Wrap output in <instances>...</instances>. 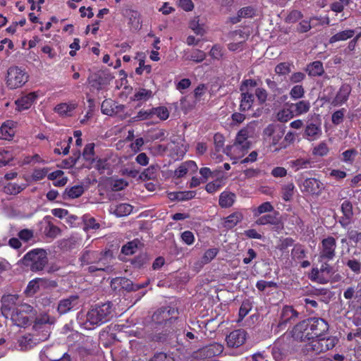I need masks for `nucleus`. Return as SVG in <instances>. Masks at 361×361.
<instances>
[{
	"mask_svg": "<svg viewBox=\"0 0 361 361\" xmlns=\"http://www.w3.org/2000/svg\"><path fill=\"white\" fill-rule=\"evenodd\" d=\"M218 252H219L218 248H216V247L209 248L204 252L202 258L204 259V262H206L207 264H209L212 259H214L216 257Z\"/></svg>",
	"mask_w": 361,
	"mask_h": 361,
	"instance_id": "nucleus-55",
	"label": "nucleus"
},
{
	"mask_svg": "<svg viewBox=\"0 0 361 361\" xmlns=\"http://www.w3.org/2000/svg\"><path fill=\"white\" fill-rule=\"evenodd\" d=\"M84 188L82 185H76L71 188H66L64 192V199H75L84 193Z\"/></svg>",
	"mask_w": 361,
	"mask_h": 361,
	"instance_id": "nucleus-29",
	"label": "nucleus"
},
{
	"mask_svg": "<svg viewBox=\"0 0 361 361\" xmlns=\"http://www.w3.org/2000/svg\"><path fill=\"white\" fill-rule=\"evenodd\" d=\"M274 208L269 202H265L260 204L258 207L254 208L252 212L255 216H258L266 212L274 211Z\"/></svg>",
	"mask_w": 361,
	"mask_h": 361,
	"instance_id": "nucleus-39",
	"label": "nucleus"
},
{
	"mask_svg": "<svg viewBox=\"0 0 361 361\" xmlns=\"http://www.w3.org/2000/svg\"><path fill=\"white\" fill-rule=\"evenodd\" d=\"M345 109H341L336 111L331 116V121L334 125H338L343 121L344 115L345 113Z\"/></svg>",
	"mask_w": 361,
	"mask_h": 361,
	"instance_id": "nucleus-57",
	"label": "nucleus"
},
{
	"mask_svg": "<svg viewBox=\"0 0 361 361\" xmlns=\"http://www.w3.org/2000/svg\"><path fill=\"white\" fill-rule=\"evenodd\" d=\"M206 54L200 49L192 50L188 56V59L195 63H201L206 59Z\"/></svg>",
	"mask_w": 361,
	"mask_h": 361,
	"instance_id": "nucleus-44",
	"label": "nucleus"
},
{
	"mask_svg": "<svg viewBox=\"0 0 361 361\" xmlns=\"http://www.w3.org/2000/svg\"><path fill=\"white\" fill-rule=\"evenodd\" d=\"M209 54L214 59H220L224 55V49L220 45L215 44L212 47Z\"/></svg>",
	"mask_w": 361,
	"mask_h": 361,
	"instance_id": "nucleus-63",
	"label": "nucleus"
},
{
	"mask_svg": "<svg viewBox=\"0 0 361 361\" xmlns=\"http://www.w3.org/2000/svg\"><path fill=\"white\" fill-rule=\"evenodd\" d=\"M157 166L152 165L145 169L140 174V178L143 180H152L156 178Z\"/></svg>",
	"mask_w": 361,
	"mask_h": 361,
	"instance_id": "nucleus-40",
	"label": "nucleus"
},
{
	"mask_svg": "<svg viewBox=\"0 0 361 361\" xmlns=\"http://www.w3.org/2000/svg\"><path fill=\"white\" fill-rule=\"evenodd\" d=\"M129 21L136 28L141 27L140 13L135 10H129L128 11Z\"/></svg>",
	"mask_w": 361,
	"mask_h": 361,
	"instance_id": "nucleus-48",
	"label": "nucleus"
},
{
	"mask_svg": "<svg viewBox=\"0 0 361 361\" xmlns=\"http://www.w3.org/2000/svg\"><path fill=\"white\" fill-rule=\"evenodd\" d=\"M357 152L355 149H348L342 153V160L345 162H353Z\"/></svg>",
	"mask_w": 361,
	"mask_h": 361,
	"instance_id": "nucleus-61",
	"label": "nucleus"
},
{
	"mask_svg": "<svg viewBox=\"0 0 361 361\" xmlns=\"http://www.w3.org/2000/svg\"><path fill=\"white\" fill-rule=\"evenodd\" d=\"M256 124L255 123H250L246 127L241 129L237 134L235 142L234 145L231 147V150L235 152L240 150L243 154L245 151L248 149L250 147V141L248 137L253 135L255 133Z\"/></svg>",
	"mask_w": 361,
	"mask_h": 361,
	"instance_id": "nucleus-6",
	"label": "nucleus"
},
{
	"mask_svg": "<svg viewBox=\"0 0 361 361\" xmlns=\"http://www.w3.org/2000/svg\"><path fill=\"white\" fill-rule=\"evenodd\" d=\"M243 214L240 212H235L227 216V228H233L243 219Z\"/></svg>",
	"mask_w": 361,
	"mask_h": 361,
	"instance_id": "nucleus-42",
	"label": "nucleus"
},
{
	"mask_svg": "<svg viewBox=\"0 0 361 361\" xmlns=\"http://www.w3.org/2000/svg\"><path fill=\"white\" fill-rule=\"evenodd\" d=\"M13 323L18 326L24 327L30 324V315L20 314L16 310L10 315Z\"/></svg>",
	"mask_w": 361,
	"mask_h": 361,
	"instance_id": "nucleus-27",
	"label": "nucleus"
},
{
	"mask_svg": "<svg viewBox=\"0 0 361 361\" xmlns=\"http://www.w3.org/2000/svg\"><path fill=\"white\" fill-rule=\"evenodd\" d=\"M189 27L197 35H203L205 30L203 25L200 24L199 16L194 17L189 23Z\"/></svg>",
	"mask_w": 361,
	"mask_h": 361,
	"instance_id": "nucleus-34",
	"label": "nucleus"
},
{
	"mask_svg": "<svg viewBox=\"0 0 361 361\" xmlns=\"http://www.w3.org/2000/svg\"><path fill=\"white\" fill-rule=\"evenodd\" d=\"M76 107L77 104L73 102L61 103L54 107V111L61 116H71Z\"/></svg>",
	"mask_w": 361,
	"mask_h": 361,
	"instance_id": "nucleus-24",
	"label": "nucleus"
},
{
	"mask_svg": "<svg viewBox=\"0 0 361 361\" xmlns=\"http://www.w3.org/2000/svg\"><path fill=\"white\" fill-rule=\"evenodd\" d=\"M148 257L146 253H140L131 259V264L134 268L140 269L147 263Z\"/></svg>",
	"mask_w": 361,
	"mask_h": 361,
	"instance_id": "nucleus-43",
	"label": "nucleus"
},
{
	"mask_svg": "<svg viewBox=\"0 0 361 361\" xmlns=\"http://www.w3.org/2000/svg\"><path fill=\"white\" fill-rule=\"evenodd\" d=\"M224 345L214 343L203 347L196 353V357H200L203 359L211 358L221 354L224 351Z\"/></svg>",
	"mask_w": 361,
	"mask_h": 361,
	"instance_id": "nucleus-11",
	"label": "nucleus"
},
{
	"mask_svg": "<svg viewBox=\"0 0 361 361\" xmlns=\"http://www.w3.org/2000/svg\"><path fill=\"white\" fill-rule=\"evenodd\" d=\"M302 191L311 195H319L323 184L316 178H306L302 183Z\"/></svg>",
	"mask_w": 361,
	"mask_h": 361,
	"instance_id": "nucleus-15",
	"label": "nucleus"
},
{
	"mask_svg": "<svg viewBox=\"0 0 361 361\" xmlns=\"http://www.w3.org/2000/svg\"><path fill=\"white\" fill-rule=\"evenodd\" d=\"M311 280L315 281L319 283L324 284L328 282V279L326 278L319 271V269H312L311 272Z\"/></svg>",
	"mask_w": 361,
	"mask_h": 361,
	"instance_id": "nucleus-51",
	"label": "nucleus"
},
{
	"mask_svg": "<svg viewBox=\"0 0 361 361\" xmlns=\"http://www.w3.org/2000/svg\"><path fill=\"white\" fill-rule=\"evenodd\" d=\"M245 341V332L243 329H238L232 331L227 336V346L238 347L244 343Z\"/></svg>",
	"mask_w": 361,
	"mask_h": 361,
	"instance_id": "nucleus-18",
	"label": "nucleus"
},
{
	"mask_svg": "<svg viewBox=\"0 0 361 361\" xmlns=\"http://www.w3.org/2000/svg\"><path fill=\"white\" fill-rule=\"evenodd\" d=\"M354 35H355L354 30L348 29V30H343V31L338 32V33L333 35L330 38L329 42L331 44H332V43H335V42H339V41H345V40L352 38L354 36Z\"/></svg>",
	"mask_w": 361,
	"mask_h": 361,
	"instance_id": "nucleus-31",
	"label": "nucleus"
},
{
	"mask_svg": "<svg viewBox=\"0 0 361 361\" xmlns=\"http://www.w3.org/2000/svg\"><path fill=\"white\" fill-rule=\"evenodd\" d=\"M336 240L332 236H328L322 240L319 247V261H330L336 256Z\"/></svg>",
	"mask_w": 361,
	"mask_h": 361,
	"instance_id": "nucleus-9",
	"label": "nucleus"
},
{
	"mask_svg": "<svg viewBox=\"0 0 361 361\" xmlns=\"http://www.w3.org/2000/svg\"><path fill=\"white\" fill-rule=\"evenodd\" d=\"M298 313L291 306H284L281 310V319L277 328L284 329L288 322L298 317Z\"/></svg>",
	"mask_w": 361,
	"mask_h": 361,
	"instance_id": "nucleus-16",
	"label": "nucleus"
},
{
	"mask_svg": "<svg viewBox=\"0 0 361 361\" xmlns=\"http://www.w3.org/2000/svg\"><path fill=\"white\" fill-rule=\"evenodd\" d=\"M113 305L110 302L97 304L87 313V322L92 326H100L113 317Z\"/></svg>",
	"mask_w": 361,
	"mask_h": 361,
	"instance_id": "nucleus-3",
	"label": "nucleus"
},
{
	"mask_svg": "<svg viewBox=\"0 0 361 361\" xmlns=\"http://www.w3.org/2000/svg\"><path fill=\"white\" fill-rule=\"evenodd\" d=\"M153 116L156 115L159 119L165 121L169 116V111L166 106L152 108Z\"/></svg>",
	"mask_w": 361,
	"mask_h": 361,
	"instance_id": "nucleus-47",
	"label": "nucleus"
},
{
	"mask_svg": "<svg viewBox=\"0 0 361 361\" xmlns=\"http://www.w3.org/2000/svg\"><path fill=\"white\" fill-rule=\"evenodd\" d=\"M197 170V166L194 161L183 162L174 171V177L180 178L188 173H193Z\"/></svg>",
	"mask_w": 361,
	"mask_h": 361,
	"instance_id": "nucleus-19",
	"label": "nucleus"
},
{
	"mask_svg": "<svg viewBox=\"0 0 361 361\" xmlns=\"http://www.w3.org/2000/svg\"><path fill=\"white\" fill-rule=\"evenodd\" d=\"M149 361H175V360L171 355L163 352H159L155 353Z\"/></svg>",
	"mask_w": 361,
	"mask_h": 361,
	"instance_id": "nucleus-62",
	"label": "nucleus"
},
{
	"mask_svg": "<svg viewBox=\"0 0 361 361\" xmlns=\"http://www.w3.org/2000/svg\"><path fill=\"white\" fill-rule=\"evenodd\" d=\"M79 302V297L76 295H70L67 298L62 299L58 304L57 310L60 314H64L75 309Z\"/></svg>",
	"mask_w": 361,
	"mask_h": 361,
	"instance_id": "nucleus-14",
	"label": "nucleus"
},
{
	"mask_svg": "<svg viewBox=\"0 0 361 361\" xmlns=\"http://www.w3.org/2000/svg\"><path fill=\"white\" fill-rule=\"evenodd\" d=\"M255 223L257 225L276 224V219L271 214H266L257 219Z\"/></svg>",
	"mask_w": 361,
	"mask_h": 361,
	"instance_id": "nucleus-52",
	"label": "nucleus"
},
{
	"mask_svg": "<svg viewBox=\"0 0 361 361\" xmlns=\"http://www.w3.org/2000/svg\"><path fill=\"white\" fill-rule=\"evenodd\" d=\"M25 189V185L10 183L5 186L4 190L7 194L17 195Z\"/></svg>",
	"mask_w": 361,
	"mask_h": 361,
	"instance_id": "nucleus-45",
	"label": "nucleus"
},
{
	"mask_svg": "<svg viewBox=\"0 0 361 361\" xmlns=\"http://www.w3.org/2000/svg\"><path fill=\"white\" fill-rule=\"evenodd\" d=\"M37 96L35 92H30L25 96L20 97L16 101L18 110H26L28 109L34 103Z\"/></svg>",
	"mask_w": 361,
	"mask_h": 361,
	"instance_id": "nucleus-21",
	"label": "nucleus"
},
{
	"mask_svg": "<svg viewBox=\"0 0 361 361\" xmlns=\"http://www.w3.org/2000/svg\"><path fill=\"white\" fill-rule=\"evenodd\" d=\"M39 287L38 285L37 280V279L32 280L28 283V284L26 287V289L25 290V293L27 295H32L37 292V290H39Z\"/></svg>",
	"mask_w": 361,
	"mask_h": 361,
	"instance_id": "nucleus-60",
	"label": "nucleus"
},
{
	"mask_svg": "<svg viewBox=\"0 0 361 361\" xmlns=\"http://www.w3.org/2000/svg\"><path fill=\"white\" fill-rule=\"evenodd\" d=\"M254 100V96L252 93L249 92H244L242 94V99L240 102V109L242 111H246L248 110L253 102Z\"/></svg>",
	"mask_w": 361,
	"mask_h": 361,
	"instance_id": "nucleus-36",
	"label": "nucleus"
},
{
	"mask_svg": "<svg viewBox=\"0 0 361 361\" xmlns=\"http://www.w3.org/2000/svg\"><path fill=\"white\" fill-rule=\"evenodd\" d=\"M133 207L128 203H121L116 206L114 214L118 217L129 215L133 211Z\"/></svg>",
	"mask_w": 361,
	"mask_h": 361,
	"instance_id": "nucleus-32",
	"label": "nucleus"
},
{
	"mask_svg": "<svg viewBox=\"0 0 361 361\" xmlns=\"http://www.w3.org/2000/svg\"><path fill=\"white\" fill-rule=\"evenodd\" d=\"M329 147L324 142L319 143L317 147H315L313 149V154L317 156L323 157L328 154Z\"/></svg>",
	"mask_w": 361,
	"mask_h": 361,
	"instance_id": "nucleus-59",
	"label": "nucleus"
},
{
	"mask_svg": "<svg viewBox=\"0 0 361 361\" xmlns=\"http://www.w3.org/2000/svg\"><path fill=\"white\" fill-rule=\"evenodd\" d=\"M109 252H99L96 250H85L82 252L79 258L80 265L84 267L85 271L93 274L97 271H105L108 267V262L105 257Z\"/></svg>",
	"mask_w": 361,
	"mask_h": 361,
	"instance_id": "nucleus-2",
	"label": "nucleus"
},
{
	"mask_svg": "<svg viewBox=\"0 0 361 361\" xmlns=\"http://www.w3.org/2000/svg\"><path fill=\"white\" fill-rule=\"evenodd\" d=\"M289 107L292 109L295 116L307 113L311 107L310 102L307 100H301L296 103H292Z\"/></svg>",
	"mask_w": 361,
	"mask_h": 361,
	"instance_id": "nucleus-26",
	"label": "nucleus"
},
{
	"mask_svg": "<svg viewBox=\"0 0 361 361\" xmlns=\"http://www.w3.org/2000/svg\"><path fill=\"white\" fill-rule=\"evenodd\" d=\"M291 167L295 171L307 169L310 165V161L307 159L299 158L290 161Z\"/></svg>",
	"mask_w": 361,
	"mask_h": 361,
	"instance_id": "nucleus-38",
	"label": "nucleus"
},
{
	"mask_svg": "<svg viewBox=\"0 0 361 361\" xmlns=\"http://www.w3.org/2000/svg\"><path fill=\"white\" fill-rule=\"evenodd\" d=\"M124 109L125 106L123 104H118L111 99H104L101 104L102 113L109 116H113L122 113Z\"/></svg>",
	"mask_w": 361,
	"mask_h": 361,
	"instance_id": "nucleus-12",
	"label": "nucleus"
},
{
	"mask_svg": "<svg viewBox=\"0 0 361 361\" xmlns=\"http://www.w3.org/2000/svg\"><path fill=\"white\" fill-rule=\"evenodd\" d=\"M328 262L329 261L321 262L322 265L320 267L319 271L322 274L323 276L328 279L329 281L335 274V271L333 267L328 264Z\"/></svg>",
	"mask_w": 361,
	"mask_h": 361,
	"instance_id": "nucleus-41",
	"label": "nucleus"
},
{
	"mask_svg": "<svg viewBox=\"0 0 361 361\" xmlns=\"http://www.w3.org/2000/svg\"><path fill=\"white\" fill-rule=\"evenodd\" d=\"M137 248V243L135 241H130L122 247L121 252L126 255H133Z\"/></svg>",
	"mask_w": 361,
	"mask_h": 361,
	"instance_id": "nucleus-53",
	"label": "nucleus"
},
{
	"mask_svg": "<svg viewBox=\"0 0 361 361\" xmlns=\"http://www.w3.org/2000/svg\"><path fill=\"white\" fill-rule=\"evenodd\" d=\"M154 94L151 90L145 88H139L134 94L133 99L135 101H147L153 97Z\"/></svg>",
	"mask_w": 361,
	"mask_h": 361,
	"instance_id": "nucleus-33",
	"label": "nucleus"
},
{
	"mask_svg": "<svg viewBox=\"0 0 361 361\" xmlns=\"http://www.w3.org/2000/svg\"><path fill=\"white\" fill-rule=\"evenodd\" d=\"M338 339L335 336L326 338L318 337L312 340L306 344L305 350L307 353L319 354L321 353L332 349L337 343Z\"/></svg>",
	"mask_w": 361,
	"mask_h": 361,
	"instance_id": "nucleus-5",
	"label": "nucleus"
},
{
	"mask_svg": "<svg viewBox=\"0 0 361 361\" xmlns=\"http://www.w3.org/2000/svg\"><path fill=\"white\" fill-rule=\"evenodd\" d=\"M295 185L290 182L284 184L281 187V197L286 202H290L293 200L295 193Z\"/></svg>",
	"mask_w": 361,
	"mask_h": 361,
	"instance_id": "nucleus-30",
	"label": "nucleus"
},
{
	"mask_svg": "<svg viewBox=\"0 0 361 361\" xmlns=\"http://www.w3.org/2000/svg\"><path fill=\"white\" fill-rule=\"evenodd\" d=\"M145 71L147 74H149L152 72L151 65H145V59H139V66L135 68V73L137 75H142Z\"/></svg>",
	"mask_w": 361,
	"mask_h": 361,
	"instance_id": "nucleus-58",
	"label": "nucleus"
},
{
	"mask_svg": "<svg viewBox=\"0 0 361 361\" xmlns=\"http://www.w3.org/2000/svg\"><path fill=\"white\" fill-rule=\"evenodd\" d=\"M295 114L292 110V109H283L279 111L277 114V118L279 121L281 122H286L288 120L291 119Z\"/></svg>",
	"mask_w": 361,
	"mask_h": 361,
	"instance_id": "nucleus-49",
	"label": "nucleus"
},
{
	"mask_svg": "<svg viewBox=\"0 0 361 361\" xmlns=\"http://www.w3.org/2000/svg\"><path fill=\"white\" fill-rule=\"evenodd\" d=\"M47 178L53 181V185L56 187H63L68 181L67 177L64 176V172L61 170H56L49 173Z\"/></svg>",
	"mask_w": 361,
	"mask_h": 361,
	"instance_id": "nucleus-25",
	"label": "nucleus"
},
{
	"mask_svg": "<svg viewBox=\"0 0 361 361\" xmlns=\"http://www.w3.org/2000/svg\"><path fill=\"white\" fill-rule=\"evenodd\" d=\"M16 126V123L11 120H7L4 122L0 128V139L5 140H11L14 135V128Z\"/></svg>",
	"mask_w": 361,
	"mask_h": 361,
	"instance_id": "nucleus-20",
	"label": "nucleus"
},
{
	"mask_svg": "<svg viewBox=\"0 0 361 361\" xmlns=\"http://www.w3.org/2000/svg\"><path fill=\"white\" fill-rule=\"evenodd\" d=\"M306 71L310 76H320L324 72L323 64L321 61H316L307 65Z\"/></svg>",
	"mask_w": 361,
	"mask_h": 361,
	"instance_id": "nucleus-28",
	"label": "nucleus"
},
{
	"mask_svg": "<svg viewBox=\"0 0 361 361\" xmlns=\"http://www.w3.org/2000/svg\"><path fill=\"white\" fill-rule=\"evenodd\" d=\"M291 64L288 62H282L275 67V73L279 75H286L291 71Z\"/></svg>",
	"mask_w": 361,
	"mask_h": 361,
	"instance_id": "nucleus-46",
	"label": "nucleus"
},
{
	"mask_svg": "<svg viewBox=\"0 0 361 361\" xmlns=\"http://www.w3.org/2000/svg\"><path fill=\"white\" fill-rule=\"evenodd\" d=\"M18 300V295H4L1 299V313L6 317H8L14 311L16 310L17 306L16 302Z\"/></svg>",
	"mask_w": 361,
	"mask_h": 361,
	"instance_id": "nucleus-10",
	"label": "nucleus"
},
{
	"mask_svg": "<svg viewBox=\"0 0 361 361\" xmlns=\"http://www.w3.org/2000/svg\"><path fill=\"white\" fill-rule=\"evenodd\" d=\"M289 94L293 99H299L304 97L305 90L302 85H296L291 88Z\"/></svg>",
	"mask_w": 361,
	"mask_h": 361,
	"instance_id": "nucleus-50",
	"label": "nucleus"
},
{
	"mask_svg": "<svg viewBox=\"0 0 361 361\" xmlns=\"http://www.w3.org/2000/svg\"><path fill=\"white\" fill-rule=\"evenodd\" d=\"M249 35L242 30H235L229 33L230 39L233 40L228 44V49L231 51L241 49L243 43L247 39Z\"/></svg>",
	"mask_w": 361,
	"mask_h": 361,
	"instance_id": "nucleus-13",
	"label": "nucleus"
},
{
	"mask_svg": "<svg viewBox=\"0 0 361 361\" xmlns=\"http://www.w3.org/2000/svg\"><path fill=\"white\" fill-rule=\"evenodd\" d=\"M214 142L216 152L226 154V148L224 147L225 137L224 135L219 133H216L214 135Z\"/></svg>",
	"mask_w": 361,
	"mask_h": 361,
	"instance_id": "nucleus-37",
	"label": "nucleus"
},
{
	"mask_svg": "<svg viewBox=\"0 0 361 361\" xmlns=\"http://www.w3.org/2000/svg\"><path fill=\"white\" fill-rule=\"evenodd\" d=\"M346 265L351 269L352 271H353L355 274H358L360 273L361 269V263L355 259H349L346 262Z\"/></svg>",
	"mask_w": 361,
	"mask_h": 361,
	"instance_id": "nucleus-64",
	"label": "nucleus"
},
{
	"mask_svg": "<svg viewBox=\"0 0 361 361\" xmlns=\"http://www.w3.org/2000/svg\"><path fill=\"white\" fill-rule=\"evenodd\" d=\"M87 80L91 87L97 90H102L104 85L108 84L106 78L100 73L91 74Z\"/></svg>",
	"mask_w": 361,
	"mask_h": 361,
	"instance_id": "nucleus-22",
	"label": "nucleus"
},
{
	"mask_svg": "<svg viewBox=\"0 0 361 361\" xmlns=\"http://www.w3.org/2000/svg\"><path fill=\"white\" fill-rule=\"evenodd\" d=\"M61 232L60 228L51 223H49L45 228V234L50 238H56Z\"/></svg>",
	"mask_w": 361,
	"mask_h": 361,
	"instance_id": "nucleus-56",
	"label": "nucleus"
},
{
	"mask_svg": "<svg viewBox=\"0 0 361 361\" xmlns=\"http://www.w3.org/2000/svg\"><path fill=\"white\" fill-rule=\"evenodd\" d=\"M149 283L147 280L142 283H134L130 279L126 277H116L111 280V287L114 290H124L127 292H135L145 288Z\"/></svg>",
	"mask_w": 361,
	"mask_h": 361,
	"instance_id": "nucleus-8",
	"label": "nucleus"
},
{
	"mask_svg": "<svg viewBox=\"0 0 361 361\" xmlns=\"http://www.w3.org/2000/svg\"><path fill=\"white\" fill-rule=\"evenodd\" d=\"M28 75L22 68L12 66L8 69L6 85L10 89H16L25 85L28 80Z\"/></svg>",
	"mask_w": 361,
	"mask_h": 361,
	"instance_id": "nucleus-7",
	"label": "nucleus"
},
{
	"mask_svg": "<svg viewBox=\"0 0 361 361\" xmlns=\"http://www.w3.org/2000/svg\"><path fill=\"white\" fill-rule=\"evenodd\" d=\"M329 330L328 323L322 318L312 317L296 324L293 329V336L301 341L313 340L322 336Z\"/></svg>",
	"mask_w": 361,
	"mask_h": 361,
	"instance_id": "nucleus-1",
	"label": "nucleus"
},
{
	"mask_svg": "<svg viewBox=\"0 0 361 361\" xmlns=\"http://www.w3.org/2000/svg\"><path fill=\"white\" fill-rule=\"evenodd\" d=\"M341 211L343 214V216H345L346 219H351L353 216V205L348 200H345L342 203Z\"/></svg>",
	"mask_w": 361,
	"mask_h": 361,
	"instance_id": "nucleus-54",
	"label": "nucleus"
},
{
	"mask_svg": "<svg viewBox=\"0 0 361 361\" xmlns=\"http://www.w3.org/2000/svg\"><path fill=\"white\" fill-rule=\"evenodd\" d=\"M304 134L308 140L313 141L320 137L322 135V128L319 125L311 123L305 127Z\"/></svg>",
	"mask_w": 361,
	"mask_h": 361,
	"instance_id": "nucleus-23",
	"label": "nucleus"
},
{
	"mask_svg": "<svg viewBox=\"0 0 361 361\" xmlns=\"http://www.w3.org/2000/svg\"><path fill=\"white\" fill-rule=\"evenodd\" d=\"M22 262L32 271H42L48 263L47 253L43 249H33L24 255Z\"/></svg>",
	"mask_w": 361,
	"mask_h": 361,
	"instance_id": "nucleus-4",
	"label": "nucleus"
},
{
	"mask_svg": "<svg viewBox=\"0 0 361 361\" xmlns=\"http://www.w3.org/2000/svg\"><path fill=\"white\" fill-rule=\"evenodd\" d=\"M351 92V87L348 84H343L340 87L335 97L332 99L331 104L334 106H338L345 103Z\"/></svg>",
	"mask_w": 361,
	"mask_h": 361,
	"instance_id": "nucleus-17",
	"label": "nucleus"
},
{
	"mask_svg": "<svg viewBox=\"0 0 361 361\" xmlns=\"http://www.w3.org/2000/svg\"><path fill=\"white\" fill-rule=\"evenodd\" d=\"M94 143L91 142L85 145L83 152L82 157L85 160L90 162L94 161Z\"/></svg>",
	"mask_w": 361,
	"mask_h": 361,
	"instance_id": "nucleus-35",
	"label": "nucleus"
}]
</instances>
